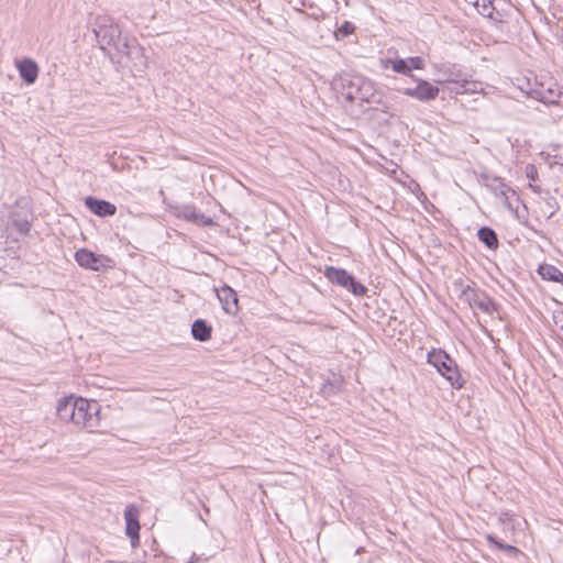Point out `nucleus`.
<instances>
[{"label":"nucleus","instance_id":"nucleus-1","mask_svg":"<svg viewBox=\"0 0 563 563\" xmlns=\"http://www.w3.org/2000/svg\"><path fill=\"white\" fill-rule=\"evenodd\" d=\"M92 32L100 49L104 52L112 49L128 57L132 54L139 55L141 57L140 69L146 66L142 48L136 45L135 40L122 35L121 26L111 15H97L92 23Z\"/></svg>","mask_w":563,"mask_h":563},{"label":"nucleus","instance_id":"nucleus-2","mask_svg":"<svg viewBox=\"0 0 563 563\" xmlns=\"http://www.w3.org/2000/svg\"><path fill=\"white\" fill-rule=\"evenodd\" d=\"M333 89L341 101L362 103L374 99L372 84L361 76L342 75L334 79Z\"/></svg>","mask_w":563,"mask_h":563},{"label":"nucleus","instance_id":"nucleus-3","mask_svg":"<svg viewBox=\"0 0 563 563\" xmlns=\"http://www.w3.org/2000/svg\"><path fill=\"white\" fill-rule=\"evenodd\" d=\"M438 79L440 84H450L451 93H486L485 85L482 81L470 80L467 75L456 65L443 64L437 67Z\"/></svg>","mask_w":563,"mask_h":563},{"label":"nucleus","instance_id":"nucleus-4","mask_svg":"<svg viewBox=\"0 0 563 563\" xmlns=\"http://www.w3.org/2000/svg\"><path fill=\"white\" fill-rule=\"evenodd\" d=\"M427 360L453 388L460 389L463 387L464 382L457 369V365L448 353L443 350L433 349L428 353Z\"/></svg>","mask_w":563,"mask_h":563},{"label":"nucleus","instance_id":"nucleus-5","mask_svg":"<svg viewBox=\"0 0 563 563\" xmlns=\"http://www.w3.org/2000/svg\"><path fill=\"white\" fill-rule=\"evenodd\" d=\"M99 411L100 406L97 401L77 397L73 424L92 431L99 426Z\"/></svg>","mask_w":563,"mask_h":563},{"label":"nucleus","instance_id":"nucleus-6","mask_svg":"<svg viewBox=\"0 0 563 563\" xmlns=\"http://www.w3.org/2000/svg\"><path fill=\"white\" fill-rule=\"evenodd\" d=\"M325 277L333 284H338L347 290L352 291L354 295H363L365 291V287L357 283L355 278L350 275L345 269L328 267L324 273Z\"/></svg>","mask_w":563,"mask_h":563},{"label":"nucleus","instance_id":"nucleus-7","mask_svg":"<svg viewBox=\"0 0 563 563\" xmlns=\"http://www.w3.org/2000/svg\"><path fill=\"white\" fill-rule=\"evenodd\" d=\"M75 260L79 266L92 271H100L112 266V260L106 255H98L87 249H80L75 253Z\"/></svg>","mask_w":563,"mask_h":563},{"label":"nucleus","instance_id":"nucleus-8","mask_svg":"<svg viewBox=\"0 0 563 563\" xmlns=\"http://www.w3.org/2000/svg\"><path fill=\"white\" fill-rule=\"evenodd\" d=\"M462 297L468 302L471 308L479 309L488 314H492L496 310L495 302L485 292L470 286L463 289Z\"/></svg>","mask_w":563,"mask_h":563},{"label":"nucleus","instance_id":"nucleus-9","mask_svg":"<svg viewBox=\"0 0 563 563\" xmlns=\"http://www.w3.org/2000/svg\"><path fill=\"white\" fill-rule=\"evenodd\" d=\"M174 214L183 220H186L188 222H192L195 224L208 227L213 224V220L203 214L200 213L195 206L192 205H181L174 208Z\"/></svg>","mask_w":563,"mask_h":563},{"label":"nucleus","instance_id":"nucleus-10","mask_svg":"<svg viewBox=\"0 0 563 563\" xmlns=\"http://www.w3.org/2000/svg\"><path fill=\"white\" fill-rule=\"evenodd\" d=\"M140 511L136 506L129 505L124 510V519H125V532L126 536L131 539L132 547H136L140 540V522H139Z\"/></svg>","mask_w":563,"mask_h":563},{"label":"nucleus","instance_id":"nucleus-11","mask_svg":"<svg viewBox=\"0 0 563 563\" xmlns=\"http://www.w3.org/2000/svg\"><path fill=\"white\" fill-rule=\"evenodd\" d=\"M214 291L222 309L227 313L235 316L239 312V299L235 290L228 285H223L221 288H214Z\"/></svg>","mask_w":563,"mask_h":563},{"label":"nucleus","instance_id":"nucleus-12","mask_svg":"<svg viewBox=\"0 0 563 563\" xmlns=\"http://www.w3.org/2000/svg\"><path fill=\"white\" fill-rule=\"evenodd\" d=\"M402 92L420 101H430L438 97L439 88L430 82L419 79L413 88H405Z\"/></svg>","mask_w":563,"mask_h":563},{"label":"nucleus","instance_id":"nucleus-13","mask_svg":"<svg viewBox=\"0 0 563 563\" xmlns=\"http://www.w3.org/2000/svg\"><path fill=\"white\" fill-rule=\"evenodd\" d=\"M31 211L27 206L16 205L15 209L11 212L13 227L21 235H26L31 227Z\"/></svg>","mask_w":563,"mask_h":563},{"label":"nucleus","instance_id":"nucleus-14","mask_svg":"<svg viewBox=\"0 0 563 563\" xmlns=\"http://www.w3.org/2000/svg\"><path fill=\"white\" fill-rule=\"evenodd\" d=\"M85 206L98 217H110L117 212V207L106 200L97 199L95 197L85 198Z\"/></svg>","mask_w":563,"mask_h":563},{"label":"nucleus","instance_id":"nucleus-15","mask_svg":"<svg viewBox=\"0 0 563 563\" xmlns=\"http://www.w3.org/2000/svg\"><path fill=\"white\" fill-rule=\"evenodd\" d=\"M16 68L19 70L20 77L27 85H32L36 81L38 76V66L31 58H24L16 63Z\"/></svg>","mask_w":563,"mask_h":563},{"label":"nucleus","instance_id":"nucleus-16","mask_svg":"<svg viewBox=\"0 0 563 563\" xmlns=\"http://www.w3.org/2000/svg\"><path fill=\"white\" fill-rule=\"evenodd\" d=\"M390 180L412 195H417L418 191H420L419 185L401 169H389V181Z\"/></svg>","mask_w":563,"mask_h":563},{"label":"nucleus","instance_id":"nucleus-17","mask_svg":"<svg viewBox=\"0 0 563 563\" xmlns=\"http://www.w3.org/2000/svg\"><path fill=\"white\" fill-rule=\"evenodd\" d=\"M76 397L69 396L58 401L56 412L60 420L73 423L76 410Z\"/></svg>","mask_w":563,"mask_h":563},{"label":"nucleus","instance_id":"nucleus-18","mask_svg":"<svg viewBox=\"0 0 563 563\" xmlns=\"http://www.w3.org/2000/svg\"><path fill=\"white\" fill-rule=\"evenodd\" d=\"M212 327L203 319H197L191 325V334L195 340L206 342L211 339Z\"/></svg>","mask_w":563,"mask_h":563},{"label":"nucleus","instance_id":"nucleus-19","mask_svg":"<svg viewBox=\"0 0 563 563\" xmlns=\"http://www.w3.org/2000/svg\"><path fill=\"white\" fill-rule=\"evenodd\" d=\"M533 93L536 98L543 103H554L560 96V91L555 85H550L547 88L541 85L540 88L533 90Z\"/></svg>","mask_w":563,"mask_h":563},{"label":"nucleus","instance_id":"nucleus-20","mask_svg":"<svg viewBox=\"0 0 563 563\" xmlns=\"http://www.w3.org/2000/svg\"><path fill=\"white\" fill-rule=\"evenodd\" d=\"M539 274L543 279L551 282H561L563 279V273L553 265H541L539 268Z\"/></svg>","mask_w":563,"mask_h":563},{"label":"nucleus","instance_id":"nucleus-21","mask_svg":"<svg viewBox=\"0 0 563 563\" xmlns=\"http://www.w3.org/2000/svg\"><path fill=\"white\" fill-rule=\"evenodd\" d=\"M478 239L488 247L496 249L498 246V239L496 233L489 228H482L478 230Z\"/></svg>","mask_w":563,"mask_h":563},{"label":"nucleus","instance_id":"nucleus-22","mask_svg":"<svg viewBox=\"0 0 563 563\" xmlns=\"http://www.w3.org/2000/svg\"><path fill=\"white\" fill-rule=\"evenodd\" d=\"M499 522L503 525L504 532L514 533L517 527V519L515 515L505 511L499 515Z\"/></svg>","mask_w":563,"mask_h":563},{"label":"nucleus","instance_id":"nucleus-23","mask_svg":"<svg viewBox=\"0 0 563 563\" xmlns=\"http://www.w3.org/2000/svg\"><path fill=\"white\" fill-rule=\"evenodd\" d=\"M486 540L488 541V543L490 545H494L496 547L497 549L499 550H503V551H506L510 554H514V555H518L520 553L519 549L514 547V545H509V544H506V543H503L500 541H498L496 539V537H494L493 534H487L486 536Z\"/></svg>","mask_w":563,"mask_h":563},{"label":"nucleus","instance_id":"nucleus-24","mask_svg":"<svg viewBox=\"0 0 563 563\" xmlns=\"http://www.w3.org/2000/svg\"><path fill=\"white\" fill-rule=\"evenodd\" d=\"M355 31V26L352 22L345 21L341 26H339L335 32L334 36L336 40H343L347 37L349 35L353 34Z\"/></svg>","mask_w":563,"mask_h":563},{"label":"nucleus","instance_id":"nucleus-25","mask_svg":"<svg viewBox=\"0 0 563 563\" xmlns=\"http://www.w3.org/2000/svg\"><path fill=\"white\" fill-rule=\"evenodd\" d=\"M389 64H391V67L396 73L404 74V75L410 74L409 64H408L407 59L389 60Z\"/></svg>","mask_w":563,"mask_h":563},{"label":"nucleus","instance_id":"nucleus-26","mask_svg":"<svg viewBox=\"0 0 563 563\" xmlns=\"http://www.w3.org/2000/svg\"><path fill=\"white\" fill-rule=\"evenodd\" d=\"M496 192L498 195H500L501 197L505 198V200L507 201L508 200V195L509 194H515L514 190H511V188L509 186H507L506 184L501 183L498 180V185L497 187L495 188Z\"/></svg>","mask_w":563,"mask_h":563},{"label":"nucleus","instance_id":"nucleus-27","mask_svg":"<svg viewBox=\"0 0 563 563\" xmlns=\"http://www.w3.org/2000/svg\"><path fill=\"white\" fill-rule=\"evenodd\" d=\"M408 64H409V69L410 71L412 69H423L424 68V60L421 58V57H410L407 59Z\"/></svg>","mask_w":563,"mask_h":563},{"label":"nucleus","instance_id":"nucleus-28","mask_svg":"<svg viewBox=\"0 0 563 563\" xmlns=\"http://www.w3.org/2000/svg\"><path fill=\"white\" fill-rule=\"evenodd\" d=\"M527 178L534 181L538 178V172L534 165L528 164L525 168Z\"/></svg>","mask_w":563,"mask_h":563},{"label":"nucleus","instance_id":"nucleus-29","mask_svg":"<svg viewBox=\"0 0 563 563\" xmlns=\"http://www.w3.org/2000/svg\"><path fill=\"white\" fill-rule=\"evenodd\" d=\"M553 151L556 152L554 156L559 159H563V145H556L553 147Z\"/></svg>","mask_w":563,"mask_h":563},{"label":"nucleus","instance_id":"nucleus-30","mask_svg":"<svg viewBox=\"0 0 563 563\" xmlns=\"http://www.w3.org/2000/svg\"><path fill=\"white\" fill-rule=\"evenodd\" d=\"M466 3L471 4L473 8L478 4L479 0H464Z\"/></svg>","mask_w":563,"mask_h":563},{"label":"nucleus","instance_id":"nucleus-31","mask_svg":"<svg viewBox=\"0 0 563 563\" xmlns=\"http://www.w3.org/2000/svg\"><path fill=\"white\" fill-rule=\"evenodd\" d=\"M556 323H560V327L563 329V314L562 316H559L556 317Z\"/></svg>","mask_w":563,"mask_h":563},{"label":"nucleus","instance_id":"nucleus-32","mask_svg":"<svg viewBox=\"0 0 563 563\" xmlns=\"http://www.w3.org/2000/svg\"><path fill=\"white\" fill-rule=\"evenodd\" d=\"M188 563H195V562H192V561H189Z\"/></svg>","mask_w":563,"mask_h":563}]
</instances>
